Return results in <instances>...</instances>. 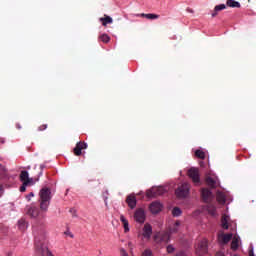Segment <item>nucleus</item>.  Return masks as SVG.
I'll return each instance as SVG.
<instances>
[{"instance_id":"c03bdc74","label":"nucleus","mask_w":256,"mask_h":256,"mask_svg":"<svg viewBox=\"0 0 256 256\" xmlns=\"http://www.w3.org/2000/svg\"><path fill=\"white\" fill-rule=\"evenodd\" d=\"M129 247H131V242L128 243Z\"/></svg>"},{"instance_id":"c85d7f7f","label":"nucleus","mask_w":256,"mask_h":256,"mask_svg":"<svg viewBox=\"0 0 256 256\" xmlns=\"http://www.w3.org/2000/svg\"><path fill=\"white\" fill-rule=\"evenodd\" d=\"M5 175H7V170L3 165L0 164V179L5 178Z\"/></svg>"},{"instance_id":"f8f14e48","label":"nucleus","mask_w":256,"mask_h":256,"mask_svg":"<svg viewBox=\"0 0 256 256\" xmlns=\"http://www.w3.org/2000/svg\"><path fill=\"white\" fill-rule=\"evenodd\" d=\"M126 203L128 204V207H130V209H135V207H137V198L135 197V195H129L126 198Z\"/></svg>"},{"instance_id":"5701e85b","label":"nucleus","mask_w":256,"mask_h":256,"mask_svg":"<svg viewBox=\"0 0 256 256\" xmlns=\"http://www.w3.org/2000/svg\"><path fill=\"white\" fill-rule=\"evenodd\" d=\"M120 221L123 223L125 233H127V231H129V221H127V218L123 215L120 216Z\"/></svg>"},{"instance_id":"4be33fe9","label":"nucleus","mask_w":256,"mask_h":256,"mask_svg":"<svg viewBox=\"0 0 256 256\" xmlns=\"http://www.w3.org/2000/svg\"><path fill=\"white\" fill-rule=\"evenodd\" d=\"M222 229H229V216L224 215L221 219Z\"/></svg>"},{"instance_id":"412c9836","label":"nucleus","mask_w":256,"mask_h":256,"mask_svg":"<svg viewBox=\"0 0 256 256\" xmlns=\"http://www.w3.org/2000/svg\"><path fill=\"white\" fill-rule=\"evenodd\" d=\"M223 9H227V6L225 4L216 5L212 12V17L218 15L219 11H223Z\"/></svg>"},{"instance_id":"2eb2a0df","label":"nucleus","mask_w":256,"mask_h":256,"mask_svg":"<svg viewBox=\"0 0 256 256\" xmlns=\"http://www.w3.org/2000/svg\"><path fill=\"white\" fill-rule=\"evenodd\" d=\"M100 23H102L103 27H107V25H111L113 23V18L108 15H104V17L99 19Z\"/></svg>"},{"instance_id":"4c0bfd02","label":"nucleus","mask_w":256,"mask_h":256,"mask_svg":"<svg viewBox=\"0 0 256 256\" xmlns=\"http://www.w3.org/2000/svg\"><path fill=\"white\" fill-rule=\"evenodd\" d=\"M186 11H187V13H195V11L191 8H187Z\"/></svg>"},{"instance_id":"a19ab883","label":"nucleus","mask_w":256,"mask_h":256,"mask_svg":"<svg viewBox=\"0 0 256 256\" xmlns=\"http://www.w3.org/2000/svg\"><path fill=\"white\" fill-rule=\"evenodd\" d=\"M249 256H255V253L253 252V249L249 250Z\"/></svg>"},{"instance_id":"39448f33","label":"nucleus","mask_w":256,"mask_h":256,"mask_svg":"<svg viewBox=\"0 0 256 256\" xmlns=\"http://www.w3.org/2000/svg\"><path fill=\"white\" fill-rule=\"evenodd\" d=\"M134 219L137 223H145V210L138 208L134 213Z\"/></svg>"},{"instance_id":"2f4dec72","label":"nucleus","mask_w":256,"mask_h":256,"mask_svg":"<svg viewBox=\"0 0 256 256\" xmlns=\"http://www.w3.org/2000/svg\"><path fill=\"white\" fill-rule=\"evenodd\" d=\"M22 186L20 187V191L21 193H24V191L27 190V186L31 185V184H25V182H22Z\"/></svg>"},{"instance_id":"79ce46f5","label":"nucleus","mask_w":256,"mask_h":256,"mask_svg":"<svg viewBox=\"0 0 256 256\" xmlns=\"http://www.w3.org/2000/svg\"><path fill=\"white\" fill-rule=\"evenodd\" d=\"M215 256H225L223 252H217Z\"/></svg>"},{"instance_id":"37998d69","label":"nucleus","mask_w":256,"mask_h":256,"mask_svg":"<svg viewBox=\"0 0 256 256\" xmlns=\"http://www.w3.org/2000/svg\"><path fill=\"white\" fill-rule=\"evenodd\" d=\"M17 129H21V125L17 124L16 125Z\"/></svg>"},{"instance_id":"6e6552de","label":"nucleus","mask_w":256,"mask_h":256,"mask_svg":"<svg viewBox=\"0 0 256 256\" xmlns=\"http://www.w3.org/2000/svg\"><path fill=\"white\" fill-rule=\"evenodd\" d=\"M83 149H87V143L81 141L78 142L73 149L74 155H76V157H81Z\"/></svg>"},{"instance_id":"9d476101","label":"nucleus","mask_w":256,"mask_h":256,"mask_svg":"<svg viewBox=\"0 0 256 256\" xmlns=\"http://www.w3.org/2000/svg\"><path fill=\"white\" fill-rule=\"evenodd\" d=\"M144 239H151V235H153V227H151V224L146 223L143 227V233H142Z\"/></svg>"},{"instance_id":"1a4fd4ad","label":"nucleus","mask_w":256,"mask_h":256,"mask_svg":"<svg viewBox=\"0 0 256 256\" xmlns=\"http://www.w3.org/2000/svg\"><path fill=\"white\" fill-rule=\"evenodd\" d=\"M20 181L24 183V185H33V179L29 178V172L25 170L20 173Z\"/></svg>"},{"instance_id":"0eeeda50","label":"nucleus","mask_w":256,"mask_h":256,"mask_svg":"<svg viewBox=\"0 0 256 256\" xmlns=\"http://www.w3.org/2000/svg\"><path fill=\"white\" fill-rule=\"evenodd\" d=\"M201 196L204 203H211V200L213 199V193L207 188L202 189Z\"/></svg>"},{"instance_id":"7ed1b4c3","label":"nucleus","mask_w":256,"mask_h":256,"mask_svg":"<svg viewBox=\"0 0 256 256\" xmlns=\"http://www.w3.org/2000/svg\"><path fill=\"white\" fill-rule=\"evenodd\" d=\"M189 195V184L183 183L180 187L176 190V196L179 199H185Z\"/></svg>"},{"instance_id":"ea45409f","label":"nucleus","mask_w":256,"mask_h":256,"mask_svg":"<svg viewBox=\"0 0 256 256\" xmlns=\"http://www.w3.org/2000/svg\"><path fill=\"white\" fill-rule=\"evenodd\" d=\"M3 195V185L0 184V197Z\"/></svg>"},{"instance_id":"72a5a7b5","label":"nucleus","mask_w":256,"mask_h":256,"mask_svg":"<svg viewBox=\"0 0 256 256\" xmlns=\"http://www.w3.org/2000/svg\"><path fill=\"white\" fill-rule=\"evenodd\" d=\"M174 251H175V248L173 247V245L167 246V253H173Z\"/></svg>"},{"instance_id":"f257e3e1","label":"nucleus","mask_w":256,"mask_h":256,"mask_svg":"<svg viewBox=\"0 0 256 256\" xmlns=\"http://www.w3.org/2000/svg\"><path fill=\"white\" fill-rule=\"evenodd\" d=\"M39 203H40V210L37 206H29L27 209V213L30 217L34 219H38L41 221L45 219V213H47L49 209V205H51V189L44 187L39 192Z\"/></svg>"},{"instance_id":"ddd939ff","label":"nucleus","mask_w":256,"mask_h":256,"mask_svg":"<svg viewBox=\"0 0 256 256\" xmlns=\"http://www.w3.org/2000/svg\"><path fill=\"white\" fill-rule=\"evenodd\" d=\"M218 239L220 243H223V245H227V243H229V241L233 239V234H220L218 236Z\"/></svg>"},{"instance_id":"c756f323","label":"nucleus","mask_w":256,"mask_h":256,"mask_svg":"<svg viewBox=\"0 0 256 256\" xmlns=\"http://www.w3.org/2000/svg\"><path fill=\"white\" fill-rule=\"evenodd\" d=\"M208 213H209L210 215H216L217 209L215 208V206H213V205H208Z\"/></svg>"},{"instance_id":"9b49d317","label":"nucleus","mask_w":256,"mask_h":256,"mask_svg":"<svg viewBox=\"0 0 256 256\" xmlns=\"http://www.w3.org/2000/svg\"><path fill=\"white\" fill-rule=\"evenodd\" d=\"M163 209V205L160 202H152L150 204V211L154 215H157V213H160V211Z\"/></svg>"},{"instance_id":"b1692460","label":"nucleus","mask_w":256,"mask_h":256,"mask_svg":"<svg viewBox=\"0 0 256 256\" xmlns=\"http://www.w3.org/2000/svg\"><path fill=\"white\" fill-rule=\"evenodd\" d=\"M140 17H145V19H150V20H153V19H159V15L158 14H145V13H142L140 14Z\"/></svg>"},{"instance_id":"6ab92c4d","label":"nucleus","mask_w":256,"mask_h":256,"mask_svg":"<svg viewBox=\"0 0 256 256\" xmlns=\"http://www.w3.org/2000/svg\"><path fill=\"white\" fill-rule=\"evenodd\" d=\"M239 241H240V238L238 236L233 237L231 242L232 251H237V249H239Z\"/></svg>"},{"instance_id":"bb28decb","label":"nucleus","mask_w":256,"mask_h":256,"mask_svg":"<svg viewBox=\"0 0 256 256\" xmlns=\"http://www.w3.org/2000/svg\"><path fill=\"white\" fill-rule=\"evenodd\" d=\"M195 156L198 157V159H205V153L203 150H196L195 151Z\"/></svg>"},{"instance_id":"473e14b6","label":"nucleus","mask_w":256,"mask_h":256,"mask_svg":"<svg viewBox=\"0 0 256 256\" xmlns=\"http://www.w3.org/2000/svg\"><path fill=\"white\" fill-rule=\"evenodd\" d=\"M48 125L47 124H42L37 128V131H45L47 130Z\"/></svg>"},{"instance_id":"f3484780","label":"nucleus","mask_w":256,"mask_h":256,"mask_svg":"<svg viewBox=\"0 0 256 256\" xmlns=\"http://www.w3.org/2000/svg\"><path fill=\"white\" fill-rule=\"evenodd\" d=\"M216 200L218 201V203H220V205H225V202L227 201L225 193L217 192Z\"/></svg>"},{"instance_id":"a211bd4d","label":"nucleus","mask_w":256,"mask_h":256,"mask_svg":"<svg viewBox=\"0 0 256 256\" xmlns=\"http://www.w3.org/2000/svg\"><path fill=\"white\" fill-rule=\"evenodd\" d=\"M206 183L208 187H211V189H215V187H217V180L213 177H206Z\"/></svg>"},{"instance_id":"58836bf2","label":"nucleus","mask_w":256,"mask_h":256,"mask_svg":"<svg viewBox=\"0 0 256 256\" xmlns=\"http://www.w3.org/2000/svg\"><path fill=\"white\" fill-rule=\"evenodd\" d=\"M65 235H69V237H71V239H73V234L69 231L65 232Z\"/></svg>"},{"instance_id":"dca6fc26","label":"nucleus","mask_w":256,"mask_h":256,"mask_svg":"<svg viewBox=\"0 0 256 256\" xmlns=\"http://www.w3.org/2000/svg\"><path fill=\"white\" fill-rule=\"evenodd\" d=\"M227 7H231L232 9H240L241 8V3L235 0H227L226 1Z\"/></svg>"},{"instance_id":"f03ea898","label":"nucleus","mask_w":256,"mask_h":256,"mask_svg":"<svg viewBox=\"0 0 256 256\" xmlns=\"http://www.w3.org/2000/svg\"><path fill=\"white\" fill-rule=\"evenodd\" d=\"M171 234L169 232H158L154 235V241L156 243H169Z\"/></svg>"},{"instance_id":"a878e982","label":"nucleus","mask_w":256,"mask_h":256,"mask_svg":"<svg viewBox=\"0 0 256 256\" xmlns=\"http://www.w3.org/2000/svg\"><path fill=\"white\" fill-rule=\"evenodd\" d=\"M99 40L102 41V43H109V41H111V37L107 34H102L99 36Z\"/></svg>"},{"instance_id":"20e7f679","label":"nucleus","mask_w":256,"mask_h":256,"mask_svg":"<svg viewBox=\"0 0 256 256\" xmlns=\"http://www.w3.org/2000/svg\"><path fill=\"white\" fill-rule=\"evenodd\" d=\"M188 176L192 179L193 183L199 185L201 183V179L199 178V170L196 168H191L188 170Z\"/></svg>"},{"instance_id":"393cba45","label":"nucleus","mask_w":256,"mask_h":256,"mask_svg":"<svg viewBox=\"0 0 256 256\" xmlns=\"http://www.w3.org/2000/svg\"><path fill=\"white\" fill-rule=\"evenodd\" d=\"M18 229H20V231L27 229V222L24 219L18 221Z\"/></svg>"},{"instance_id":"e433bc0d","label":"nucleus","mask_w":256,"mask_h":256,"mask_svg":"<svg viewBox=\"0 0 256 256\" xmlns=\"http://www.w3.org/2000/svg\"><path fill=\"white\" fill-rule=\"evenodd\" d=\"M176 256H187L185 252L181 251L176 254Z\"/></svg>"},{"instance_id":"cd10ccee","label":"nucleus","mask_w":256,"mask_h":256,"mask_svg":"<svg viewBox=\"0 0 256 256\" xmlns=\"http://www.w3.org/2000/svg\"><path fill=\"white\" fill-rule=\"evenodd\" d=\"M173 217H179L181 215V208L175 207L172 210Z\"/></svg>"},{"instance_id":"7c9ffc66","label":"nucleus","mask_w":256,"mask_h":256,"mask_svg":"<svg viewBox=\"0 0 256 256\" xmlns=\"http://www.w3.org/2000/svg\"><path fill=\"white\" fill-rule=\"evenodd\" d=\"M142 256H153L151 249H146L143 251Z\"/></svg>"},{"instance_id":"c9c22d12","label":"nucleus","mask_w":256,"mask_h":256,"mask_svg":"<svg viewBox=\"0 0 256 256\" xmlns=\"http://www.w3.org/2000/svg\"><path fill=\"white\" fill-rule=\"evenodd\" d=\"M70 213H72V217H77V210H75L74 208L70 209Z\"/></svg>"},{"instance_id":"4468645a","label":"nucleus","mask_w":256,"mask_h":256,"mask_svg":"<svg viewBox=\"0 0 256 256\" xmlns=\"http://www.w3.org/2000/svg\"><path fill=\"white\" fill-rule=\"evenodd\" d=\"M165 192H166V190L163 187L152 188L150 190L152 197H157V195H164Z\"/></svg>"},{"instance_id":"aec40b11","label":"nucleus","mask_w":256,"mask_h":256,"mask_svg":"<svg viewBox=\"0 0 256 256\" xmlns=\"http://www.w3.org/2000/svg\"><path fill=\"white\" fill-rule=\"evenodd\" d=\"M179 227H181V222L176 221L172 227L169 229V234L173 235V233H177L179 231Z\"/></svg>"},{"instance_id":"f704fd0d","label":"nucleus","mask_w":256,"mask_h":256,"mask_svg":"<svg viewBox=\"0 0 256 256\" xmlns=\"http://www.w3.org/2000/svg\"><path fill=\"white\" fill-rule=\"evenodd\" d=\"M31 197H35V194H34L33 192H30V193L26 196L27 201H31Z\"/></svg>"},{"instance_id":"423d86ee","label":"nucleus","mask_w":256,"mask_h":256,"mask_svg":"<svg viewBox=\"0 0 256 256\" xmlns=\"http://www.w3.org/2000/svg\"><path fill=\"white\" fill-rule=\"evenodd\" d=\"M207 253V240H202L196 247V255L203 256Z\"/></svg>"}]
</instances>
